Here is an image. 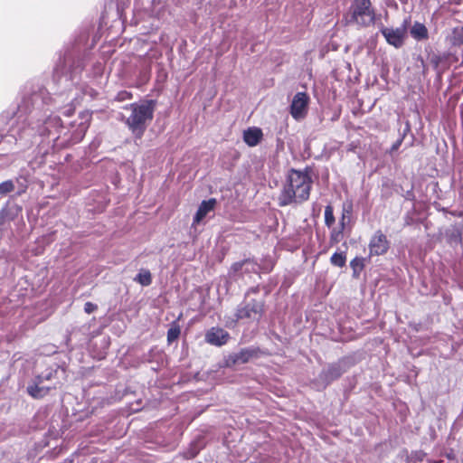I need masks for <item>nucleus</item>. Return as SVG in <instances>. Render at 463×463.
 I'll return each instance as SVG.
<instances>
[{"label": "nucleus", "instance_id": "nucleus-1", "mask_svg": "<svg viewBox=\"0 0 463 463\" xmlns=\"http://www.w3.org/2000/svg\"><path fill=\"white\" fill-rule=\"evenodd\" d=\"M311 178L307 172L291 169L279 196V204L287 206L307 201L311 189Z\"/></svg>", "mask_w": 463, "mask_h": 463}, {"label": "nucleus", "instance_id": "nucleus-2", "mask_svg": "<svg viewBox=\"0 0 463 463\" xmlns=\"http://www.w3.org/2000/svg\"><path fill=\"white\" fill-rule=\"evenodd\" d=\"M156 103L151 99H144L124 108L128 115H123L125 124L136 140L141 139L148 124L154 117Z\"/></svg>", "mask_w": 463, "mask_h": 463}, {"label": "nucleus", "instance_id": "nucleus-3", "mask_svg": "<svg viewBox=\"0 0 463 463\" xmlns=\"http://www.w3.org/2000/svg\"><path fill=\"white\" fill-rule=\"evenodd\" d=\"M347 24L369 26L374 22V12L371 9L370 0H355L345 17Z\"/></svg>", "mask_w": 463, "mask_h": 463}, {"label": "nucleus", "instance_id": "nucleus-4", "mask_svg": "<svg viewBox=\"0 0 463 463\" xmlns=\"http://www.w3.org/2000/svg\"><path fill=\"white\" fill-rule=\"evenodd\" d=\"M309 97L305 92H298L290 105V114L296 120L303 119L307 113Z\"/></svg>", "mask_w": 463, "mask_h": 463}, {"label": "nucleus", "instance_id": "nucleus-5", "mask_svg": "<svg viewBox=\"0 0 463 463\" xmlns=\"http://www.w3.org/2000/svg\"><path fill=\"white\" fill-rule=\"evenodd\" d=\"M383 37L387 43L395 48H399L403 44L404 39L407 35L406 22L400 27H383L381 30Z\"/></svg>", "mask_w": 463, "mask_h": 463}, {"label": "nucleus", "instance_id": "nucleus-6", "mask_svg": "<svg viewBox=\"0 0 463 463\" xmlns=\"http://www.w3.org/2000/svg\"><path fill=\"white\" fill-rule=\"evenodd\" d=\"M263 312L261 302L252 301L238 308L236 313L237 319L258 320Z\"/></svg>", "mask_w": 463, "mask_h": 463}, {"label": "nucleus", "instance_id": "nucleus-7", "mask_svg": "<svg viewBox=\"0 0 463 463\" xmlns=\"http://www.w3.org/2000/svg\"><path fill=\"white\" fill-rule=\"evenodd\" d=\"M52 373H48L45 377L37 376L35 379L27 386L28 393L36 399L43 398L48 394L51 389L53 387L46 386L43 384L44 380H50Z\"/></svg>", "mask_w": 463, "mask_h": 463}, {"label": "nucleus", "instance_id": "nucleus-8", "mask_svg": "<svg viewBox=\"0 0 463 463\" xmlns=\"http://www.w3.org/2000/svg\"><path fill=\"white\" fill-rule=\"evenodd\" d=\"M389 249V241L386 236L380 231L376 232L369 243V250L371 255H383L387 252Z\"/></svg>", "mask_w": 463, "mask_h": 463}, {"label": "nucleus", "instance_id": "nucleus-9", "mask_svg": "<svg viewBox=\"0 0 463 463\" xmlns=\"http://www.w3.org/2000/svg\"><path fill=\"white\" fill-rule=\"evenodd\" d=\"M228 339L229 334L219 327L211 328L205 335L206 342L217 346L224 345Z\"/></svg>", "mask_w": 463, "mask_h": 463}, {"label": "nucleus", "instance_id": "nucleus-10", "mask_svg": "<svg viewBox=\"0 0 463 463\" xmlns=\"http://www.w3.org/2000/svg\"><path fill=\"white\" fill-rule=\"evenodd\" d=\"M258 271V265L250 260H245L243 261L236 262L231 267L230 274L232 276L243 275V273H256Z\"/></svg>", "mask_w": 463, "mask_h": 463}, {"label": "nucleus", "instance_id": "nucleus-11", "mask_svg": "<svg viewBox=\"0 0 463 463\" xmlns=\"http://www.w3.org/2000/svg\"><path fill=\"white\" fill-rule=\"evenodd\" d=\"M216 203V199L214 198L203 201L194 217L193 225L199 224L209 213L213 212L215 208Z\"/></svg>", "mask_w": 463, "mask_h": 463}, {"label": "nucleus", "instance_id": "nucleus-12", "mask_svg": "<svg viewBox=\"0 0 463 463\" xmlns=\"http://www.w3.org/2000/svg\"><path fill=\"white\" fill-rule=\"evenodd\" d=\"M262 138V131L258 128H250L243 132V140L250 146H257Z\"/></svg>", "mask_w": 463, "mask_h": 463}, {"label": "nucleus", "instance_id": "nucleus-13", "mask_svg": "<svg viewBox=\"0 0 463 463\" xmlns=\"http://www.w3.org/2000/svg\"><path fill=\"white\" fill-rule=\"evenodd\" d=\"M411 34L416 40L427 39L428 30L424 24L420 23H415L411 28Z\"/></svg>", "mask_w": 463, "mask_h": 463}, {"label": "nucleus", "instance_id": "nucleus-14", "mask_svg": "<svg viewBox=\"0 0 463 463\" xmlns=\"http://www.w3.org/2000/svg\"><path fill=\"white\" fill-rule=\"evenodd\" d=\"M451 42L454 45L463 44V25L455 27L451 34Z\"/></svg>", "mask_w": 463, "mask_h": 463}, {"label": "nucleus", "instance_id": "nucleus-15", "mask_svg": "<svg viewBox=\"0 0 463 463\" xmlns=\"http://www.w3.org/2000/svg\"><path fill=\"white\" fill-rule=\"evenodd\" d=\"M135 280L140 283L142 286H148L152 282L151 273L148 270H141L137 274Z\"/></svg>", "mask_w": 463, "mask_h": 463}, {"label": "nucleus", "instance_id": "nucleus-16", "mask_svg": "<svg viewBox=\"0 0 463 463\" xmlns=\"http://www.w3.org/2000/svg\"><path fill=\"white\" fill-rule=\"evenodd\" d=\"M345 229L339 227H335L331 231L330 240L332 242L337 243L341 241L344 238L343 232Z\"/></svg>", "mask_w": 463, "mask_h": 463}, {"label": "nucleus", "instance_id": "nucleus-17", "mask_svg": "<svg viewBox=\"0 0 463 463\" xmlns=\"http://www.w3.org/2000/svg\"><path fill=\"white\" fill-rule=\"evenodd\" d=\"M325 222L327 227H331L335 223V216L331 205H327L325 209Z\"/></svg>", "mask_w": 463, "mask_h": 463}, {"label": "nucleus", "instance_id": "nucleus-18", "mask_svg": "<svg viewBox=\"0 0 463 463\" xmlns=\"http://www.w3.org/2000/svg\"><path fill=\"white\" fill-rule=\"evenodd\" d=\"M14 190V184L11 180L0 184V195H5Z\"/></svg>", "mask_w": 463, "mask_h": 463}, {"label": "nucleus", "instance_id": "nucleus-19", "mask_svg": "<svg viewBox=\"0 0 463 463\" xmlns=\"http://www.w3.org/2000/svg\"><path fill=\"white\" fill-rule=\"evenodd\" d=\"M331 262L335 266L343 267L345 264V256L343 253H334Z\"/></svg>", "mask_w": 463, "mask_h": 463}, {"label": "nucleus", "instance_id": "nucleus-20", "mask_svg": "<svg viewBox=\"0 0 463 463\" xmlns=\"http://www.w3.org/2000/svg\"><path fill=\"white\" fill-rule=\"evenodd\" d=\"M349 220H350V211L345 209V208H344L343 213H342V216H341V219H340V222H339V226L342 229H345V226L348 224Z\"/></svg>", "mask_w": 463, "mask_h": 463}, {"label": "nucleus", "instance_id": "nucleus-21", "mask_svg": "<svg viewBox=\"0 0 463 463\" xmlns=\"http://www.w3.org/2000/svg\"><path fill=\"white\" fill-rule=\"evenodd\" d=\"M180 335V329L177 326L171 327L167 332V340L168 342H173L177 339Z\"/></svg>", "mask_w": 463, "mask_h": 463}, {"label": "nucleus", "instance_id": "nucleus-22", "mask_svg": "<svg viewBox=\"0 0 463 463\" xmlns=\"http://www.w3.org/2000/svg\"><path fill=\"white\" fill-rule=\"evenodd\" d=\"M250 353L248 351H241L236 358V361H240L241 363H246L249 360Z\"/></svg>", "mask_w": 463, "mask_h": 463}, {"label": "nucleus", "instance_id": "nucleus-23", "mask_svg": "<svg viewBox=\"0 0 463 463\" xmlns=\"http://www.w3.org/2000/svg\"><path fill=\"white\" fill-rule=\"evenodd\" d=\"M98 307L97 305L91 303V302H86L84 305V311L88 314H90L97 310Z\"/></svg>", "mask_w": 463, "mask_h": 463}, {"label": "nucleus", "instance_id": "nucleus-24", "mask_svg": "<svg viewBox=\"0 0 463 463\" xmlns=\"http://www.w3.org/2000/svg\"><path fill=\"white\" fill-rule=\"evenodd\" d=\"M119 99L123 100L129 98V94L128 92H122L118 95Z\"/></svg>", "mask_w": 463, "mask_h": 463}, {"label": "nucleus", "instance_id": "nucleus-25", "mask_svg": "<svg viewBox=\"0 0 463 463\" xmlns=\"http://www.w3.org/2000/svg\"><path fill=\"white\" fill-rule=\"evenodd\" d=\"M401 144H402V140H398L395 144H393L392 150L394 151V150L398 149L399 146H401Z\"/></svg>", "mask_w": 463, "mask_h": 463}]
</instances>
